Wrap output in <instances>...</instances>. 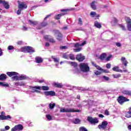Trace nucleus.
I'll return each instance as SVG.
<instances>
[{
  "mask_svg": "<svg viewBox=\"0 0 131 131\" xmlns=\"http://www.w3.org/2000/svg\"><path fill=\"white\" fill-rule=\"evenodd\" d=\"M54 86H56V88H62L63 85H62V84L59 83H54Z\"/></svg>",
  "mask_w": 131,
  "mask_h": 131,
  "instance_id": "nucleus-38",
  "label": "nucleus"
},
{
  "mask_svg": "<svg viewBox=\"0 0 131 131\" xmlns=\"http://www.w3.org/2000/svg\"><path fill=\"white\" fill-rule=\"evenodd\" d=\"M5 130H9L10 129V127L9 126H6L5 127Z\"/></svg>",
  "mask_w": 131,
  "mask_h": 131,
  "instance_id": "nucleus-63",
  "label": "nucleus"
},
{
  "mask_svg": "<svg viewBox=\"0 0 131 131\" xmlns=\"http://www.w3.org/2000/svg\"><path fill=\"white\" fill-rule=\"evenodd\" d=\"M116 45L117 47H118V48H120V47H121V43H120V42H117V43H116Z\"/></svg>",
  "mask_w": 131,
  "mask_h": 131,
  "instance_id": "nucleus-62",
  "label": "nucleus"
},
{
  "mask_svg": "<svg viewBox=\"0 0 131 131\" xmlns=\"http://www.w3.org/2000/svg\"><path fill=\"white\" fill-rule=\"evenodd\" d=\"M28 22L30 23V25H33V26H38L37 27H39V23L36 21H32L31 20H29Z\"/></svg>",
  "mask_w": 131,
  "mask_h": 131,
  "instance_id": "nucleus-16",
  "label": "nucleus"
},
{
  "mask_svg": "<svg viewBox=\"0 0 131 131\" xmlns=\"http://www.w3.org/2000/svg\"><path fill=\"white\" fill-rule=\"evenodd\" d=\"M0 85H2V86H4L5 88H9V84L6 83L5 82H0Z\"/></svg>",
  "mask_w": 131,
  "mask_h": 131,
  "instance_id": "nucleus-34",
  "label": "nucleus"
},
{
  "mask_svg": "<svg viewBox=\"0 0 131 131\" xmlns=\"http://www.w3.org/2000/svg\"><path fill=\"white\" fill-rule=\"evenodd\" d=\"M93 65L95 66V67H96V68L98 70H101V71H103V72H108L107 71H106L105 70H103L101 67L96 66L95 63H92Z\"/></svg>",
  "mask_w": 131,
  "mask_h": 131,
  "instance_id": "nucleus-25",
  "label": "nucleus"
},
{
  "mask_svg": "<svg viewBox=\"0 0 131 131\" xmlns=\"http://www.w3.org/2000/svg\"><path fill=\"white\" fill-rule=\"evenodd\" d=\"M90 15L91 17H95V16L96 15V13L95 12L92 11L91 12Z\"/></svg>",
  "mask_w": 131,
  "mask_h": 131,
  "instance_id": "nucleus-49",
  "label": "nucleus"
},
{
  "mask_svg": "<svg viewBox=\"0 0 131 131\" xmlns=\"http://www.w3.org/2000/svg\"><path fill=\"white\" fill-rule=\"evenodd\" d=\"M6 78H7V75L2 74L0 75V80L4 81Z\"/></svg>",
  "mask_w": 131,
  "mask_h": 131,
  "instance_id": "nucleus-27",
  "label": "nucleus"
},
{
  "mask_svg": "<svg viewBox=\"0 0 131 131\" xmlns=\"http://www.w3.org/2000/svg\"><path fill=\"white\" fill-rule=\"evenodd\" d=\"M34 88H35V86L31 87L30 89V91H31L32 93H39V91L37 90V89H35Z\"/></svg>",
  "mask_w": 131,
  "mask_h": 131,
  "instance_id": "nucleus-23",
  "label": "nucleus"
},
{
  "mask_svg": "<svg viewBox=\"0 0 131 131\" xmlns=\"http://www.w3.org/2000/svg\"><path fill=\"white\" fill-rule=\"evenodd\" d=\"M60 112L61 113L80 112V111L78 110H75L73 108H61L60 110Z\"/></svg>",
  "mask_w": 131,
  "mask_h": 131,
  "instance_id": "nucleus-3",
  "label": "nucleus"
},
{
  "mask_svg": "<svg viewBox=\"0 0 131 131\" xmlns=\"http://www.w3.org/2000/svg\"><path fill=\"white\" fill-rule=\"evenodd\" d=\"M53 32L55 35H57V39H58V40H61L62 38V34H61L60 32H59V31L57 30H54Z\"/></svg>",
  "mask_w": 131,
  "mask_h": 131,
  "instance_id": "nucleus-9",
  "label": "nucleus"
},
{
  "mask_svg": "<svg viewBox=\"0 0 131 131\" xmlns=\"http://www.w3.org/2000/svg\"><path fill=\"white\" fill-rule=\"evenodd\" d=\"M55 106H56V104L55 103H51L49 104L50 109H54V107H55Z\"/></svg>",
  "mask_w": 131,
  "mask_h": 131,
  "instance_id": "nucleus-43",
  "label": "nucleus"
},
{
  "mask_svg": "<svg viewBox=\"0 0 131 131\" xmlns=\"http://www.w3.org/2000/svg\"><path fill=\"white\" fill-rule=\"evenodd\" d=\"M74 52H80L81 51V48H77V49H74Z\"/></svg>",
  "mask_w": 131,
  "mask_h": 131,
  "instance_id": "nucleus-52",
  "label": "nucleus"
},
{
  "mask_svg": "<svg viewBox=\"0 0 131 131\" xmlns=\"http://www.w3.org/2000/svg\"><path fill=\"white\" fill-rule=\"evenodd\" d=\"M27 50L28 53H34L35 52L34 48L30 46H27Z\"/></svg>",
  "mask_w": 131,
  "mask_h": 131,
  "instance_id": "nucleus-22",
  "label": "nucleus"
},
{
  "mask_svg": "<svg viewBox=\"0 0 131 131\" xmlns=\"http://www.w3.org/2000/svg\"><path fill=\"white\" fill-rule=\"evenodd\" d=\"M35 60L36 61V63H38L39 64H40V63H42V62L43 61V59L39 56L36 57Z\"/></svg>",
  "mask_w": 131,
  "mask_h": 131,
  "instance_id": "nucleus-17",
  "label": "nucleus"
},
{
  "mask_svg": "<svg viewBox=\"0 0 131 131\" xmlns=\"http://www.w3.org/2000/svg\"><path fill=\"white\" fill-rule=\"evenodd\" d=\"M20 51L23 53H28L27 47H23L20 49Z\"/></svg>",
  "mask_w": 131,
  "mask_h": 131,
  "instance_id": "nucleus-35",
  "label": "nucleus"
},
{
  "mask_svg": "<svg viewBox=\"0 0 131 131\" xmlns=\"http://www.w3.org/2000/svg\"><path fill=\"white\" fill-rule=\"evenodd\" d=\"M95 74H96V75H100V74H101V72L99 71H96L95 72Z\"/></svg>",
  "mask_w": 131,
  "mask_h": 131,
  "instance_id": "nucleus-56",
  "label": "nucleus"
},
{
  "mask_svg": "<svg viewBox=\"0 0 131 131\" xmlns=\"http://www.w3.org/2000/svg\"><path fill=\"white\" fill-rule=\"evenodd\" d=\"M128 111L125 113V117L127 118H130L131 117V107L128 108Z\"/></svg>",
  "mask_w": 131,
  "mask_h": 131,
  "instance_id": "nucleus-20",
  "label": "nucleus"
},
{
  "mask_svg": "<svg viewBox=\"0 0 131 131\" xmlns=\"http://www.w3.org/2000/svg\"><path fill=\"white\" fill-rule=\"evenodd\" d=\"M107 55L106 54V53H102L99 57V58L101 59V60H104V58H106Z\"/></svg>",
  "mask_w": 131,
  "mask_h": 131,
  "instance_id": "nucleus-29",
  "label": "nucleus"
},
{
  "mask_svg": "<svg viewBox=\"0 0 131 131\" xmlns=\"http://www.w3.org/2000/svg\"><path fill=\"white\" fill-rule=\"evenodd\" d=\"M27 29H28V28L27 27L24 26L23 27V30H24V31H26Z\"/></svg>",
  "mask_w": 131,
  "mask_h": 131,
  "instance_id": "nucleus-64",
  "label": "nucleus"
},
{
  "mask_svg": "<svg viewBox=\"0 0 131 131\" xmlns=\"http://www.w3.org/2000/svg\"><path fill=\"white\" fill-rule=\"evenodd\" d=\"M24 79H26V76L22 75L18 76V80H24Z\"/></svg>",
  "mask_w": 131,
  "mask_h": 131,
  "instance_id": "nucleus-37",
  "label": "nucleus"
},
{
  "mask_svg": "<svg viewBox=\"0 0 131 131\" xmlns=\"http://www.w3.org/2000/svg\"><path fill=\"white\" fill-rule=\"evenodd\" d=\"M87 120H88V121L90 122V123H91L92 124H95L96 123H99V120L97 118H94L92 117H88L87 118Z\"/></svg>",
  "mask_w": 131,
  "mask_h": 131,
  "instance_id": "nucleus-4",
  "label": "nucleus"
},
{
  "mask_svg": "<svg viewBox=\"0 0 131 131\" xmlns=\"http://www.w3.org/2000/svg\"><path fill=\"white\" fill-rule=\"evenodd\" d=\"M44 38L45 39H46V40L50 41V42H52V43H54L55 42V40L53 38H52V37L50 35H45L44 36Z\"/></svg>",
  "mask_w": 131,
  "mask_h": 131,
  "instance_id": "nucleus-10",
  "label": "nucleus"
},
{
  "mask_svg": "<svg viewBox=\"0 0 131 131\" xmlns=\"http://www.w3.org/2000/svg\"><path fill=\"white\" fill-rule=\"evenodd\" d=\"M34 89H37V90H42L43 91H49V88L48 86H35Z\"/></svg>",
  "mask_w": 131,
  "mask_h": 131,
  "instance_id": "nucleus-15",
  "label": "nucleus"
},
{
  "mask_svg": "<svg viewBox=\"0 0 131 131\" xmlns=\"http://www.w3.org/2000/svg\"><path fill=\"white\" fill-rule=\"evenodd\" d=\"M69 11H70V9H62L61 10V12H69Z\"/></svg>",
  "mask_w": 131,
  "mask_h": 131,
  "instance_id": "nucleus-60",
  "label": "nucleus"
},
{
  "mask_svg": "<svg viewBox=\"0 0 131 131\" xmlns=\"http://www.w3.org/2000/svg\"><path fill=\"white\" fill-rule=\"evenodd\" d=\"M63 15H65V14L63 13V14H58L55 16V19H56V20H59V19H60V18H61V16H62Z\"/></svg>",
  "mask_w": 131,
  "mask_h": 131,
  "instance_id": "nucleus-39",
  "label": "nucleus"
},
{
  "mask_svg": "<svg viewBox=\"0 0 131 131\" xmlns=\"http://www.w3.org/2000/svg\"><path fill=\"white\" fill-rule=\"evenodd\" d=\"M116 22H117V19H116V18L114 17L113 18V20L112 21V23H116Z\"/></svg>",
  "mask_w": 131,
  "mask_h": 131,
  "instance_id": "nucleus-53",
  "label": "nucleus"
},
{
  "mask_svg": "<svg viewBox=\"0 0 131 131\" xmlns=\"http://www.w3.org/2000/svg\"><path fill=\"white\" fill-rule=\"evenodd\" d=\"M15 85L16 86H23L24 85H25V83H24V82L23 81H20V82H16L15 83Z\"/></svg>",
  "mask_w": 131,
  "mask_h": 131,
  "instance_id": "nucleus-19",
  "label": "nucleus"
},
{
  "mask_svg": "<svg viewBox=\"0 0 131 131\" xmlns=\"http://www.w3.org/2000/svg\"><path fill=\"white\" fill-rule=\"evenodd\" d=\"M122 94L124 95H128V96H131V91L127 90H124L122 92Z\"/></svg>",
  "mask_w": 131,
  "mask_h": 131,
  "instance_id": "nucleus-28",
  "label": "nucleus"
},
{
  "mask_svg": "<svg viewBox=\"0 0 131 131\" xmlns=\"http://www.w3.org/2000/svg\"><path fill=\"white\" fill-rule=\"evenodd\" d=\"M23 129V126L21 124L15 125L11 129V131H20Z\"/></svg>",
  "mask_w": 131,
  "mask_h": 131,
  "instance_id": "nucleus-7",
  "label": "nucleus"
},
{
  "mask_svg": "<svg viewBox=\"0 0 131 131\" xmlns=\"http://www.w3.org/2000/svg\"><path fill=\"white\" fill-rule=\"evenodd\" d=\"M94 26H95V27H96L97 28H101V27H102V25L101 24V23L98 21H95Z\"/></svg>",
  "mask_w": 131,
  "mask_h": 131,
  "instance_id": "nucleus-24",
  "label": "nucleus"
},
{
  "mask_svg": "<svg viewBox=\"0 0 131 131\" xmlns=\"http://www.w3.org/2000/svg\"><path fill=\"white\" fill-rule=\"evenodd\" d=\"M8 119H12V117L10 115L5 116L0 115V120H8Z\"/></svg>",
  "mask_w": 131,
  "mask_h": 131,
  "instance_id": "nucleus-11",
  "label": "nucleus"
},
{
  "mask_svg": "<svg viewBox=\"0 0 131 131\" xmlns=\"http://www.w3.org/2000/svg\"><path fill=\"white\" fill-rule=\"evenodd\" d=\"M62 57L64 59H69V54L68 53H64L63 54Z\"/></svg>",
  "mask_w": 131,
  "mask_h": 131,
  "instance_id": "nucleus-41",
  "label": "nucleus"
},
{
  "mask_svg": "<svg viewBox=\"0 0 131 131\" xmlns=\"http://www.w3.org/2000/svg\"><path fill=\"white\" fill-rule=\"evenodd\" d=\"M103 79L106 80V81H107V80H109V77H106L105 76H103Z\"/></svg>",
  "mask_w": 131,
  "mask_h": 131,
  "instance_id": "nucleus-57",
  "label": "nucleus"
},
{
  "mask_svg": "<svg viewBox=\"0 0 131 131\" xmlns=\"http://www.w3.org/2000/svg\"><path fill=\"white\" fill-rule=\"evenodd\" d=\"M47 25L48 23L47 22L43 21L39 25V27H36V29H41L42 27H45V26H47Z\"/></svg>",
  "mask_w": 131,
  "mask_h": 131,
  "instance_id": "nucleus-18",
  "label": "nucleus"
},
{
  "mask_svg": "<svg viewBox=\"0 0 131 131\" xmlns=\"http://www.w3.org/2000/svg\"><path fill=\"white\" fill-rule=\"evenodd\" d=\"M128 101H129V100H128V99L126 98L123 96H120L118 98V102L121 105H122V104H123L124 102H127Z\"/></svg>",
  "mask_w": 131,
  "mask_h": 131,
  "instance_id": "nucleus-6",
  "label": "nucleus"
},
{
  "mask_svg": "<svg viewBox=\"0 0 131 131\" xmlns=\"http://www.w3.org/2000/svg\"><path fill=\"white\" fill-rule=\"evenodd\" d=\"M95 2H93L91 3V7L92 8V9H93V10H96V5H95Z\"/></svg>",
  "mask_w": 131,
  "mask_h": 131,
  "instance_id": "nucleus-42",
  "label": "nucleus"
},
{
  "mask_svg": "<svg viewBox=\"0 0 131 131\" xmlns=\"http://www.w3.org/2000/svg\"><path fill=\"white\" fill-rule=\"evenodd\" d=\"M0 4H3L4 8H5L6 9L10 8V5H9V3L5 1L0 0Z\"/></svg>",
  "mask_w": 131,
  "mask_h": 131,
  "instance_id": "nucleus-14",
  "label": "nucleus"
},
{
  "mask_svg": "<svg viewBox=\"0 0 131 131\" xmlns=\"http://www.w3.org/2000/svg\"><path fill=\"white\" fill-rule=\"evenodd\" d=\"M113 71H115L116 72H120V70H119V67L117 66H115L113 68Z\"/></svg>",
  "mask_w": 131,
  "mask_h": 131,
  "instance_id": "nucleus-32",
  "label": "nucleus"
},
{
  "mask_svg": "<svg viewBox=\"0 0 131 131\" xmlns=\"http://www.w3.org/2000/svg\"><path fill=\"white\" fill-rule=\"evenodd\" d=\"M121 61L122 62V64L124 65V66H127V61L125 59V57H122L121 59Z\"/></svg>",
  "mask_w": 131,
  "mask_h": 131,
  "instance_id": "nucleus-21",
  "label": "nucleus"
},
{
  "mask_svg": "<svg viewBox=\"0 0 131 131\" xmlns=\"http://www.w3.org/2000/svg\"><path fill=\"white\" fill-rule=\"evenodd\" d=\"M46 118H47L49 121L53 119L52 116L50 115H46Z\"/></svg>",
  "mask_w": 131,
  "mask_h": 131,
  "instance_id": "nucleus-46",
  "label": "nucleus"
},
{
  "mask_svg": "<svg viewBox=\"0 0 131 131\" xmlns=\"http://www.w3.org/2000/svg\"><path fill=\"white\" fill-rule=\"evenodd\" d=\"M107 125H108V122L106 121L102 122L101 124L98 125V128L99 129H106L107 128Z\"/></svg>",
  "mask_w": 131,
  "mask_h": 131,
  "instance_id": "nucleus-5",
  "label": "nucleus"
},
{
  "mask_svg": "<svg viewBox=\"0 0 131 131\" xmlns=\"http://www.w3.org/2000/svg\"><path fill=\"white\" fill-rule=\"evenodd\" d=\"M68 64H70V65H71L74 67H76V66H77V63H76L75 62L68 61Z\"/></svg>",
  "mask_w": 131,
  "mask_h": 131,
  "instance_id": "nucleus-31",
  "label": "nucleus"
},
{
  "mask_svg": "<svg viewBox=\"0 0 131 131\" xmlns=\"http://www.w3.org/2000/svg\"><path fill=\"white\" fill-rule=\"evenodd\" d=\"M14 49V47L13 46H9L7 48L8 51H13Z\"/></svg>",
  "mask_w": 131,
  "mask_h": 131,
  "instance_id": "nucleus-47",
  "label": "nucleus"
},
{
  "mask_svg": "<svg viewBox=\"0 0 131 131\" xmlns=\"http://www.w3.org/2000/svg\"><path fill=\"white\" fill-rule=\"evenodd\" d=\"M79 130L80 131H88V129H86V128H85V127H81L79 128Z\"/></svg>",
  "mask_w": 131,
  "mask_h": 131,
  "instance_id": "nucleus-48",
  "label": "nucleus"
},
{
  "mask_svg": "<svg viewBox=\"0 0 131 131\" xmlns=\"http://www.w3.org/2000/svg\"><path fill=\"white\" fill-rule=\"evenodd\" d=\"M112 57V55H110L108 56L106 59L105 61H110V59H111V57Z\"/></svg>",
  "mask_w": 131,
  "mask_h": 131,
  "instance_id": "nucleus-58",
  "label": "nucleus"
},
{
  "mask_svg": "<svg viewBox=\"0 0 131 131\" xmlns=\"http://www.w3.org/2000/svg\"><path fill=\"white\" fill-rule=\"evenodd\" d=\"M119 26L121 28H122V30H125V27H124V25H119Z\"/></svg>",
  "mask_w": 131,
  "mask_h": 131,
  "instance_id": "nucleus-55",
  "label": "nucleus"
},
{
  "mask_svg": "<svg viewBox=\"0 0 131 131\" xmlns=\"http://www.w3.org/2000/svg\"><path fill=\"white\" fill-rule=\"evenodd\" d=\"M18 8L20 10H24V9H27V5L24 2H21L18 4Z\"/></svg>",
  "mask_w": 131,
  "mask_h": 131,
  "instance_id": "nucleus-13",
  "label": "nucleus"
},
{
  "mask_svg": "<svg viewBox=\"0 0 131 131\" xmlns=\"http://www.w3.org/2000/svg\"><path fill=\"white\" fill-rule=\"evenodd\" d=\"M45 96L46 97L50 96V97H54L56 96V93L54 91H46L43 93Z\"/></svg>",
  "mask_w": 131,
  "mask_h": 131,
  "instance_id": "nucleus-8",
  "label": "nucleus"
},
{
  "mask_svg": "<svg viewBox=\"0 0 131 131\" xmlns=\"http://www.w3.org/2000/svg\"><path fill=\"white\" fill-rule=\"evenodd\" d=\"M127 27L128 30H129V31H131V24H128L127 25Z\"/></svg>",
  "mask_w": 131,
  "mask_h": 131,
  "instance_id": "nucleus-50",
  "label": "nucleus"
},
{
  "mask_svg": "<svg viewBox=\"0 0 131 131\" xmlns=\"http://www.w3.org/2000/svg\"><path fill=\"white\" fill-rule=\"evenodd\" d=\"M71 59V60H75V57L74 56V55L73 54H69V59Z\"/></svg>",
  "mask_w": 131,
  "mask_h": 131,
  "instance_id": "nucleus-44",
  "label": "nucleus"
},
{
  "mask_svg": "<svg viewBox=\"0 0 131 131\" xmlns=\"http://www.w3.org/2000/svg\"><path fill=\"white\" fill-rule=\"evenodd\" d=\"M7 74L10 77H12L13 80H19V76H17L18 75V73L16 72H8Z\"/></svg>",
  "mask_w": 131,
  "mask_h": 131,
  "instance_id": "nucleus-2",
  "label": "nucleus"
},
{
  "mask_svg": "<svg viewBox=\"0 0 131 131\" xmlns=\"http://www.w3.org/2000/svg\"><path fill=\"white\" fill-rule=\"evenodd\" d=\"M80 70L82 72H89L90 71V67L87 63L83 62L79 64Z\"/></svg>",
  "mask_w": 131,
  "mask_h": 131,
  "instance_id": "nucleus-1",
  "label": "nucleus"
},
{
  "mask_svg": "<svg viewBox=\"0 0 131 131\" xmlns=\"http://www.w3.org/2000/svg\"><path fill=\"white\" fill-rule=\"evenodd\" d=\"M52 58L56 63H58L60 61V59L55 57V56H52Z\"/></svg>",
  "mask_w": 131,
  "mask_h": 131,
  "instance_id": "nucleus-40",
  "label": "nucleus"
},
{
  "mask_svg": "<svg viewBox=\"0 0 131 131\" xmlns=\"http://www.w3.org/2000/svg\"><path fill=\"white\" fill-rule=\"evenodd\" d=\"M86 43V41H83L81 44H79V43H76L75 44V48H78V47L84 46Z\"/></svg>",
  "mask_w": 131,
  "mask_h": 131,
  "instance_id": "nucleus-26",
  "label": "nucleus"
},
{
  "mask_svg": "<svg viewBox=\"0 0 131 131\" xmlns=\"http://www.w3.org/2000/svg\"><path fill=\"white\" fill-rule=\"evenodd\" d=\"M22 11V9H19L17 11V12H16V14L17 15H20L21 14V11Z\"/></svg>",
  "mask_w": 131,
  "mask_h": 131,
  "instance_id": "nucleus-54",
  "label": "nucleus"
},
{
  "mask_svg": "<svg viewBox=\"0 0 131 131\" xmlns=\"http://www.w3.org/2000/svg\"><path fill=\"white\" fill-rule=\"evenodd\" d=\"M76 59L79 61V62H82L83 60H84L85 57L84 56L82 55L81 54H79L77 55Z\"/></svg>",
  "mask_w": 131,
  "mask_h": 131,
  "instance_id": "nucleus-12",
  "label": "nucleus"
},
{
  "mask_svg": "<svg viewBox=\"0 0 131 131\" xmlns=\"http://www.w3.org/2000/svg\"><path fill=\"white\" fill-rule=\"evenodd\" d=\"M125 20L127 24H131V19L130 18L128 17H125Z\"/></svg>",
  "mask_w": 131,
  "mask_h": 131,
  "instance_id": "nucleus-33",
  "label": "nucleus"
},
{
  "mask_svg": "<svg viewBox=\"0 0 131 131\" xmlns=\"http://www.w3.org/2000/svg\"><path fill=\"white\" fill-rule=\"evenodd\" d=\"M74 71V73L76 74H79V73H80V70H79V69L75 68V69L73 70Z\"/></svg>",
  "mask_w": 131,
  "mask_h": 131,
  "instance_id": "nucleus-36",
  "label": "nucleus"
},
{
  "mask_svg": "<svg viewBox=\"0 0 131 131\" xmlns=\"http://www.w3.org/2000/svg\"><path fill=\"white\" fill-rule=\"evenodd\" d=\"M60 49L61 50H66V49H67V47L66 46H61L60 47Z\"/></svg>",
  "mask_w": 131,
  "mask_h": 131,
  "instance_id": "nucleus-61",
  "label": "nucleus"
},
{
  "mask_svg": "<svg viewBox=\"0 0 131 131\" xmlns=\"http://www.w3.org/2000/svg\"><path fill=\"white\" fill-rule=\"evenodd\" d=\"M73 122L75 124H79V123H80V120L79 119H75L73 120Z\"/></svg>",
  "mask_w": 131,
  "mask_h": 131,
  "instance_id": "nucleus-30",
  "label": "nucleus"
},
{
  "mask_svg": "<svg viewBox=\"0 0 131 131\" xmlns=\"http://www.w3.org/2000/svg\"><path fill=\"white\" fill-rule=\"evenodd\" d=\"M106 68H107V69H110V68H111V64L110 63L106 64Z\"/></svg>",
  "mask_w": 131,
  "mask_h": 131,
  "instance_id": "nucleus-59",
  "label": "nucleus"
},
{
  "mask_svg": "<svg viewBox=\"0 0 131 131\" xmlns=\"http://www.w3.org/2000/svg\"><path fill=\"white\" fill-rule=\"evenodd\" d=\"M78 24H79V25H82V19H81V18H79Z\"/></svg>",
  "mask_w": 131,
  "mask_h": 131,
  "instance_id": "nucleus-51",
  "label": "nucleus"
},
{
  "mask_svg": "<svg viewBox=\"0 0 131 131\" xmlns=\"http://www.w3.org/2000/svg\"><path fill=\"white\" fill-rule=\"evenodd\" d=\"M114 78H119V77H121V75L120 74H114L113 75Z\"/></svg>",
  "mask_w": 131,
  "mask_h": 131,
  "instance_id": "nucleus-45",
  "label": "nucleus"
}]
</instances>
